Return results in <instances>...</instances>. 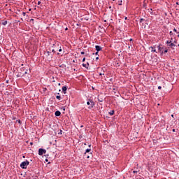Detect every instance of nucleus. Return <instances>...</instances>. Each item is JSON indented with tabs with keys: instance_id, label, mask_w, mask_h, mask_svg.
Returning <instances> with one entry per match:
<instances>
[{
	"instance_id": "f257e3e1",
	"label": "nucleus",
	"mask_w": 179,
	"mask_h": 179,
	"mask_svg": "<svg viewBox=\"0 0 179 179\" xmlns=\"http://www.w3.org/2000/svg\"><path fill=\"white\" fill-rule=\"evenodd\" d=\"M87 104L89 106V110H92V108H93V107L95 106L94 101H93L92 99H87Z\"/></svg>"
},
{
	"instance_id": "f03ea898",
	"label": "nucleus",
	"mask_w": 179,
	"mask_h": 179,
	"mask_svg": "<svg viewBox=\"0 0 179 179\" xmlns=\"http://www.w3.org/2000/svg\"><path fill=\"white\" fill-rule=\"evenodd\" d=\"M29 164H30V162H29L28 160L24 161L20 164V167L21 169H27V166H29Z\"/></svg>"
},
{
	"instance_id": "7ed1b4c3",
	"label": "nucleus",
	"mask_w": 179,
	"mask_h": 179,
	"mask_svg": "<svg viewBox=\"0 0 179 179\" xmlns=\"http://www.w3.org/2000/svg\"><path fill=\"white\" fill-rule=\"evenodd\" d=\"M46 153H47L46 150H44L43 148H39V150H38L39 156H43V155H45Z\"/></svg>"
},
{
	"instance_id": "20e7f679",
	"label": "nucleus",
	"mask_w": 179,
	"mask_h": 179,
	"mask_svg": "<svg viewBox=\"0 0 179 179\" xmlns=\"http://www.w3.org/2000/svg\"><path fill=\"white\" fill-rule=\"evenodd\" d=\"M157 48H158L159 52H161V55H163L164 50V48L163 47V45H159Z\"/></svg>"
},
{
	"instance_id": "39448f33",
	"label": "nucleus",
	"mask_w": 179,
	"mask_h": 179,
	"mask_svg": "<svg viewBox=\"0 0 179 179\" xmlns=\"http://www.w3.org/2000/svg\"><path fill=\"white\" fill-rule=\"evenodd\" d=\"M149 50H151V52H156V53H157V51H156V45L150 47Z\"/></svg>"
},
{
	"instance_id": "423d86ee",
	"label": "nucleus",
	"mask_w": 179,
	"mask_h": 179,
	"mask_svg": "<svg viewBox=\"0 0 179 179\" xmlns=\"http://www.w3.org/2000/svg\"><path fill=\"white\" fill-rule=\"evenodd\" d=\"M62 90L64 94H66V90H68V87H66V86L62 87Z\"/></svg>"
},
{
	"instance_id": "0eeeda50",
	"label": "nucleus",
	"mask_w": 179,
	"mask_h": 179,
	"mask_svg": "<svg viewBox=\"0 0 179 179\" xmlns=\"http://www.w3.org/2000/svg\"><path fill=\"white\" fill-rule=\"evenodd\" d=\"M95 50H96V51H97L99 52V51H101L102 48L100 45H96L95 46Z\"/></svg>"
},
{
	"instance_id": "6e6552de",
	"label": "nucleus",
	"mask_w": 179,
	"mask_h": 179,
	"mask_svg": "<svg viewBox=\"0 0 179 179\" xmlns=\"http://www.w3.org/2000/svg\"><path fill=\"white\" fill-rule=\"evenodd\" d=\"M45 54H47V56L50 57V58H52V57H54V55L51 54V52L50 51H46Z\"/></svg>"
},
{
	"instance_id": "1a4fd4ad",
	"label": "nucleus",
	"mask_w": 179,
	"mask_h": 179,
	"mask_svg": "<svg viewBox=\"0 0 179 179\" xmlns=\"http://www.w3.org/2000/svg\"><path fill=\"white\" fill-rule=\"evenodd\" d=\"M55 115L56 117H59L61 115V111L59 110H57L55 113Z\"/></svg>"
},
{
	"instance_id": "9d476101",
	"label": "nucleus",
	"mask_w": 179,
	"mask_h": 179,
	"mask_svg": "<svg viewBox=\"0 0 179 179\" xmlns=\"http://www.w3.org/2000/svg\"><path fill=\"white\" fill-rule=\"evenodd\" d=\"M1 24L2 26H6L8 24V21L7 20L2 21Z\"/></svg>"
},
{
	"instance_id": "9b49d317",
	"label": "nucleus",
	"mask_w": 179,
	"mask_h": 179,
	"mask_svg": "<svg viewBox=\"0 0 179 179\" xmlns=\"http://www.w3.org/2000/svg\"><path fill=\"white\" fill-rule=\"evenodd\" d=\"M169 47H171V48H173V47H176V44L174 43L171 42V44L169 45Z\"/></svg>"
},
{
	"instance_id": "f8f14e48",
	"label": "nucleus",
	"mask_w": 179,
	"mask_h": 179,
	"mask_svg": "<svg viewBox=\"0 0 179 179\" xmlns=\"http://www.w3.org/2000/svg\"><path fill=\"white\" fill-rule=\"evenodd\" d=\"M91 151H92V149L87 148V149L85 150V152L84 155H86V153H89Z\"/></svg>"
},
{
	"instance_id": "ddd939ff",
	"label": "nucleus",
	"mask_w": 179,
	"mask_h": 179,
	"mask_svg": "<svg viewBox=\"0 0 179 179\" xmlns=\"http://www.w3.org/2000/svg\"><path fill=\"white\" fill-rule=\"evenodd\" d=\"M169 35L171 36V37H173L174 36H176V34L173 33L171 31L169 32Z\"/></svg>"
},
{
	"instance_id": "4468645a",
	"label": "nucleus",
	"mask_w": 179,
	"mask_h": 179,
	"mask_svg": "<svg viewBox=\"0 0 179 179\" xmlns=\"http://www.w3.org/2000/svg\"><path fill=\"white\" fill-rule=\"evenodd\" d=\"M166 52H169V49L167 48H164V54H166Z\"/></svg>"
},
{
	"instance_id": "2eb2a0df",
	"label": "nucleus",
	"mask_w": 179,
	"mask_h": 179,
	"mask_svg": "<svg viewBox=\"0 0 179 179\" xmlns=\"http://www.w3.org/2000/svg\"><path fill=\"white\" fill-rule=\"evenodd\" d=\"M56 99H57V100H62V97H61V96H59V95H57V96H56Z\"/></svg>"
},
{
	"instance_id": "dca6fc26",
	"label": "nucleus",
	"mask_w": 179,
	"mask_h": 179,
	"mask_svg": "<svg viewBox=\"0 0 179 179\" xmlns=\"http://www.w3.org/2000/svg\"><path fill=\"white\" fill-rule=\"evenodd\" d=\"M114 110H110L109 113H108V114L110 115H114Z\"/></svg>"
},
{
	"instance_id": "f3484780",
	"label": "nucleus",
	"mask_w": 179,
	"mask_h": 179,
	"mask_svg": "<svg viewBox=\"0 0 179 179\" xmlns=\"http://www.w3.org/2000/svg\"><path fill=\"white\" fill-rule=\"evenodd\" d=\"M149 12H150V15H155V13H153V9L152 8H150Z\"/></svg>"
},
{
	"instance_id": "a211bd4d",
	"label": "nucleus",
	"mask_w": 179,
	"mask_h": 179,
	"mask_svg": "<svg viewBox=\"0 0 179 179\" xmlns=\"http://www.w3.org/2000/svg\"><path fill=\"white\" fill-rule=\"evenodd\" d=\"M98 101H99V103H103V98H98Z\"/></svg>"
},
{
	"instance_id": "6ab92c4d",
	"label": "nucleus",
	"mask_w": 179,
	"mask_h": 179,
	"mask_svg": "<svg viewBox=\"0 0 179 179\" xmlns=\"http://www.w3.org/2000/svg\"><path fill=\"white\" fill-rule=\"evenodd\" d=\"M27 73H29V70H26L24 71V73H23V76H24V75H27Z\"/></svg>"
},
{
	"instance_id": "aec40b11",
	"label": "nucleus",
	"mask_w": 179,
	"mask_h": 179,
	"mask_svg": "<svg viewBox=\"0 0 179 179\" xmlns=\"http://www.w3.org/2000/svg\"><path fill=\"white\" fill-rule=\"evenodd\" d=\"M145 19L141 18L139 22L140 23H142V22H145Z\"/></svg>"
},
{
	"instance_id": "412c9836",
	"label": "nucleus",
	"mask_w": 179,
	"mask_h": 179,
	"mask_svg": "<svg viewBox=\"0 0 179 179\" xmlns=\"http://www.w3.org/2000/svg\"><path fill=\"white\" fill-rule=\"evenodd\" d=\"M83 66L84 68H86V69H87V64H83Z\"/></svg>"
},
{
	"instance_id": "4be33fe9",
	"label": "nucleus",
	"mask_w": 179,
	"mask_h": 179,
	"mask_svg": "<svg viewBox=\"0 0 179 179\" xmlns=\"http://www.w3.org/2000/svg\"><path fill=\"white\" fill-rule=\"evenodd\" d=\"M143 6L146 9L147 4L145 2L143 3Z\"/></svg>"
},
{
	"instance_id": "5701e85b",
	"label": "nucleus",
	"mask_w": 179,
	"mask_h": 179,
	"mask_svg": "<svg viewBox=\"0 0 179 179\" xmlns=\"http://www.w3.org/2000/svg\"><path fill=\"white\" fill-rule=\"evenodd\" d=\"M166 44H171V41H166Z\"/></svg>"
},
{
	"instance_id": "b1692460",
	"label": "nucleus",
	"mask_w": 179,
	"mask_h": 179,
	"mask_svg": "<svg viewBox=\"0 0 179 179\" xmlns=\"http://www.w3.org/2000/svg\"><path fill=\"white\" fill-rule=\"evenodd\" d=\"M173 44H177V40L176 39V37H174Z\"/></svg>"
},
{
	"instance_id": "393cba45",
	"label": "nucleus",
	"mask_w": 179,
	"mask_h": 179,
	"mask_svg": "<svg viewBox=\"0 0 179 179\" xmlns=\"http://www.w3.org/2000/svg\"><path fill=\"white\" fill-rule=\"evenodd\" d=\"M170 41H171V43H173V41L174 42V38L173 36L171 37Z\"/></svg>"
},
{
	"instance_id": "a878e982",
	"label": "nucleus",
	"mask_w": 179,
	"mask_h": 179,
	"mask_svg": "<svg viewBox=\"0 0 179 179\" xmlns=\"http://www.w3.org/2000/svg\"><path fill=\"white\" fill-rule=\"evenodd\" d=\"M173 31H174V33H179L177 31V29L176 28H174Z\"/></svg>"
},
{
	"instance_id": "bb28decb",
	"label": "nucleus",
	"mask_w": 179,
	"mask_h": 179,
	"mask_svg": "<svg viewBox=\"0 0 179 179\" xmlns=\"http://www.w3.org/2000/svg\"><path fill=\"white\" fill-rule=\"evenodd\" d=\"M52 52H53L54 54H55V52H57V50H55V49L52 50Z\"/></svg>"
},
{
	"instance_id": "cd10ccee",
	"label": "nucleus",
	"mask_w": 179,
	"mask_h": 179,
	"mask_svg": "<svg viewBox=\"0 0 179 179\" xmlns=\"http://www.w3.org/2000/svg\"><path fill=\"white\" fill-rule=\"evenodd\" d=\"M93 55H99V52H96L95 53H93Z\"/></svg>"
},
{
	"instance_id": "c85d7f7f",
	"label": "nucleus",
	"mask_w": 179,
	"mask_h": 179,
	"mask_svg": "<svg viewBox=\"0 0 179 179\" xmlns=\"http://www.w3.org/2000/svg\"><path fill=\"white\" fill-rule=\"evenodd\" d=\"M59 135H62V130H59V132L58 133Z\"/></svg>"
},
{
	"instance_id": "c756f323",
	"label": "nucleus",
	"mask_w": 179,
	"mask_h": 179,
	"mask_svg": "<svg viewBox=\"0 0 179 179\" xmlns=\"http://www.w3.org/2000/svg\"><path fill=\"white\" fill-rule=\"evenodd\" d=\"M133 173H134V174H137L138 171H134Z\"/></svg>"
},
{
	"instance_id": "7c9ffc66",
	"label": "nucleus",
	"mask_w": 179,
	"mask_h": 179,
	"mask_svg": "<svg viewBox=\"0 0 179 179\" xmlns=\"http://www.w3.org/2000/svg\"><path fill=\"white\" fill-rule=\"evenodd\" d=\"M17 78H20V73L17 74Z\"/></svg>"
},
{
	"instance_id": "2f4dec72",
	"label": "nucleus",
	"mask_w": 179,
	"mask_h": 179,
	"mask_svg": "<svg viewBox=\"0 0 179 179\" xmlns=\"http://www.w3.org/2000/svg\"><path fill=\"white\" fill-rule=\"evenodd\" d=\"M62 52V49L60 48L59 49V52Z\"/></svg>"
},
{
	"instance_id": "473e14b6",
	"label": "nucleus",
	"mask_w": 179,
	"mask_h": 179,
	"mask_svg": "<svg viewBox=\"0 0 179 179\" xmlns=\"http://www.w3.org/2000/svg\"><path fill=\"white\" fill-rule=\"evenodd\" d=\"M85 61H86V57H84V58L83 59V62H85Z\"/></svg>"
},
{
	"instance_id": "72a5a7b5",
	"label": "nucleus",
	"mask_w": 179,
	"mask_h": 179,
	"mask_svg": "<svg viewBox=\"0 0 179 179\" xmlns=\"http://www.w3.org/2000/svg\"><path fill=\"white\" fill-rule=\"evenodd\" d=\"M17 122H18V124H21L20 120H17Z\"/></svg>"
},
{
	"instance_id": "f704fd0d",
	"label": "nucleus",
	"mask_w": 179,
	"mask_h": 179,
	"mask_svg": "<svg viewBox=\"0 0 179 179\" xmlns=\"http://www.w3.org/2000/svg\"><path fill=\"white\" fill-rule=\"evenodd\" d=\"M22 15H23V16H26V13L25 12H22Z\"/></svg>"
},
{
	"instance_id": "c9c22d12",
	"label": "nucleus",
	"mask_w": 179,
	"mask_h": 179,
	"mask_svg": "<svg viewBox=\"0 0 179 179\" xmlns=\"http://www.w3.org/2000/svg\"><path fill=\"white\" fill-rule=\"evenodd\" d=\"M103 75H104V73H99V76H103Z\"/></svg>"
},
{
	"instance_id": "e433bc0d",
	"label": "nucleus",
	"mask_w": 179,
	"mask_h": 179,
	"mask_svg": "<svg viewBox=\"0 0 179 179\" xmlns=\"http://www.w3.org/2000/svg\"><path fill=\"white\" fill-rule=\"evenodd\" d=\"M159 90H162V86L158 87Z\"/></svg>"
},
{
	"instance_id": "4c0bfd02",
	"label": "nucleus",
	"mask_w": 179,
	"mask_h": 179,
	"mask_svg": "<svg viewBox=\"0 0 179 179\" xmlns=\"http://www.w3.org/2000/svg\"><path fill=\"white\" fill-rule=\"evenodd\" d=\"M81 55H85V52H81Z\"/></svg>"
},
{
	"instance_id": "58836bf2",
	"label": "nucleus",
	"mask_w": 179,
	"mask_h": 179,
	"mask_svg": "<svg viewBox=\"0 0 179 179\" xmlns=\"http://www.w3.org/2000/svg\"><path fill=\"white\" fill-rule=\"evenodd\" d=\"M145 25L144 27H146V26H148V22H145Z\"/></svg>"
},
{
	"instance_id": "ea45409f",
	"label": "nucleus",
	"mask_w": 179,
	"mask_h": 179,
	"mask_svg": "<svg viewBox=\"0 0 179 179\" xmlns=\"http://www.w3.org/2000/svg\"><path fill=\"white\" fill-rule=\"evenodd\" d=\"M124 20H128V17H124Z\"/></svg>"
},
{
	"instance_id": "a19ab883",
	"label": "nucleus",
	"mask_w": 179,
	"mask_h": 179,
	"mask_svg": "<svg viewBox=\"0 0 179 179\" xmlns=\"http://www.w3.org/2000/svg\"><path fill=\"white\" fill-rule=\"evenodd\" d=\"M41 3V1H38V5H40Z\"/></svg>"
},
{
	"instance_id": "79ce46f5",
	"label": "nucleus",
	"mask_w": 179,
	"mask_h": 179,
	"mask_svg": "<svg viewBox=\"0 0 179 179\" xmlns=\"http://www.w3.org/2000/svg\"><path fill=\"white\" fill-rule=\"evenodd\" d=\"M87 159H90V156L87 155Z\"/></svg>"
},
{
	"instance_id": "37998d69",
	"label": "nucleus",
	"mask_w": 179,
	"mask_h": 179,
	"mask_svg": "<svg viewBox=\"0 0 179 179\" xmlns=\"http://www.w3.org/2000/svg\"><path fill=\"white\" fill-rule=\"evenodd\" d=\"M130 41H134V39H132V38H130V40H129Z\"/></svg>"
},
{
	"instance_id": "c03bdc74",
	"label": "nucleus",
	"mask_w": 179,
	"mask_h": 179,
	"mask_svg": "<svg viewBox=\"0 0 179 179\" xmlns=\"http://www.w3.org/2000/svg\"><path fill=\"white\" fill-rule=\"evenodd\" d=\"M47 90V88H44L43 92H45Z\"/></svg>"
},
{
	"instance_id": "a18cd8bd",
	"label": "nucleus",
	"mask_w": 179,
	"mask_h": 179,
	"mask_svg": "<svg viewBox=\"0 0 179 179\" xmlns=\"http://www.w3.org/2000/svg\"><path fill=\"white\" fill-rule=\"evenodd\" d=\"M88 146H89V148H92V145L91 144H90Z\"/></svg>"
},
{
	"instance_id": "49530a36",
	"label": "nucleus",
	"mask_w": 179,
	"mask_h": 179,
	"mask_svg": "<svg viewBox=\"0 0 179 179\" xmlns=\"http://www.w3.org/2000/svg\"><path fill=\"white\" fill-rule=\"evenodd\" d=\"M21 71H24V68L21 69Z\"/></svg>"
},
{
	"instance_id": "de8ad7c7",
	"label": "nucleus",
	"mask_w": 179,
	"mask_h": 179,
	"mask_svg": "<svg viewBox=\"0 0 179 179\" xmlns=\"http://www.w3.org/2000/svg\"><path fill=\"white\" fill-rule=\"evenodd\" d=\"M145 22H149V20H145Z\"/></svg>"
},
{
	"instance_id": "09e8293b",
	"label": "nucleus",
	"mask_w": 179,
	"mask_h": 179,
	"mask_svg": "<svg viewBox=\"0 0 179 179\" xmlns=\"http://www.w3.org/2000/svg\"><path fill=\"white\" fill-rule=\"evenodd\" d=\"M63 111H65V107L63 108Z\"/></svg>"
},
{
	"instance_id": "8fccbe9b",
	"label": "nucleus",
	"mask_w": 179,
	"mask_h": 179,
	"mask_svg": "<svg viewBox=\"0 0 179 179\" xmlns=\"http://www.w3.org/2000/svg\"><path fill=\"white\" fill-rule=\"evenodd\" d=\"M172 131H173V132H176V130L174 129Z\"/></svg>"
},
{
	"instance_id": "3c124183",
	"label": "nucleus",
	"mask_w": 179,
	"mask_h": 179,
	"mask_svg": "<svg viewBox=\"0 0 179 179\" xmlns=\"http://www.w3.org/2000/svg\"><path fill=\"white\" fill-rule=\"evenodd\" d=\"M45 162H48V159H45Z\"/></svg>"
},
{
	"instance_id": "603ef678",
	"label": "nucleus",
	"mask_w": 179,
	"mask_h": 179,
	"mask_svg": "<svg viewBox=\"0 0 179 179\" xmlns=\"http://www.w3.org/2000/svg\"><path fill=\"white\" fill-rule=\"evenodd\" d=\"M96 60L99 59V57H96Z\"/></svg>"
},
{
	"instance_id": "864d4df0",
	"label": "nucleus",
	"mask_w": 179,
	"mask_h": 179,
	"mask_svg": "<svg viewBox=\"0 0 179 179\" xmlns=\"http://www.w3.org/2000/svg\"><path fill=\"white\" fill-rule=\"evenodd\" d=\"M87 67L89 66V63H87Z\"/></svg>"
},
{
	"instance_id": "5fc2aeb1",
	"label": "nucleus",
	"mask_w": 179,
	"mask_h": 179,
	"mask_svg": "<svg viewBox=\"0 0 179 179\" xmlns=\"http://www.w3.org/2000/svg\"><path fill=\"white\" fill-rule=\"evenodd\" d=\"M6 83H9V80H6Z\"/></svg>"
},
{
	"instance_id": "6e6d98bb",
	"label": "nucleus",
	"mask_w": 179,
	"mask_h": 179,
	"mask_svg": "<svg viewBox=\"0 0 179 179\" xmlns=\"http://www.w3.org/2000/svg\"><path fill=\"white\" fill-rule=\"evenodd\" d=\"M58 86H61V83H59V84H58Z\"/></svg>"
},
{
	"instance_id": "4d7b16f0",
	"label": "nucleus",
	"mask_w": 179,
	"mask_h": 179,
	"mask_svg": "<svg viewBox=\"0 0 179 179\" xmlns=\"http://www.w3.org/2000/svg\"><path fill=\"white\" fill-rule=\"evenodd\" d=\"M153 142H154V143H156V140H154Z\"/></svg>"
},
{
	"instance_id": "13d9d810",
	"label": "nucleus",
	"mask_w": 179,
	"mask_h": 179,
	"mask_svg": "<svg viewBox=\"0 0 179 179\" xmlns=\"http://www.w3.org/2000/svg\"><path fill=\"white\" fill-rule=\"evenodd\" d=\"M30 145H33V142H31V143H30Z\"/></svg>"
},
{
	"instance_id": "bf43d9fd",
	"label": "nucleus",
	"mask_w": 179,
	"mask_h": 179,
	"mask_svg": "<svg viewBox=\"0 0 179 179\" xmlns=\"http://www.w3.org/2000/svg\"><path fill=\"white\" fill-rule=\"evenodd\" d=\"M171 117H174V115H171Z\"/></svg>"
},
{
	"instance_id": "052dcab7",
	"label": "nucleus",
	"mask_w": 179,
	"mask_h": 179,
	"mask_svg": "<svg viewBox=\"0 0 179 179\" xmlns=\"http://www.w3.org/2000/svg\"><path fill=\"white\" fill-rule=\"evenodd\" d=\"M22 157H23V159H24V157H24V156H23Z\"/></svg>"
},
{
	"instance_id": "680f3d73",
	"label": "nucleus",
	"mask_w": 179,
	"mask_h": 179,
	"mask_svg": "<svg viewBox=\"0 0 179 179\" xmlns=\"http://www.w3.org/2000/svg\"><path fill=\"white\" fill-rule=\"evenodd\" d=\"M176 3H177V5H178V2H177Z\"/></svg>"
},
{
	"instance_id": "e2e57ef3",
	"label": "nucleus",
	"mask_w": 179,
	"mask_h": 179,
	"mask_svg": "<svg viewBox=\"0 0 179 179\" xmlns=\"http://www.w3.org/2000/svg\"><path fill=\"white\" fill-rule=\"evenodd\" d=\"M66 30H68V28H66Z\"/></svg>"
},
{
	"instance_id": "0e129e2a",
	"label": "nucleus",
	"mask_w": 179,
	"mask_h": 179,
	"mask_svg": "<svg viewBox=\"0 0 179 179\" xmlns=\"http://www.w3.org/2000/svg\"><path fill=\"white\" fill-rule=\"evenodd\" d=\"M178 37H179V34L178 35Z\"/></svg>"
},
{
	"instance_id": "69168bd1",
	"label": "nucleus",
	"mask_w": 179,
	"mask_h": 179,
	"mask_svg": "<svg viewBox=\"0 0 179 179\" xmlns=\"http://www.w3.org/2000/svg\"><path fill=\"white\" fill-rule=\"evenodd\" d=\"M142 25L143 26V23L142 24Z\"/></svg>"
},
{
	"instance_id": "338daca9",
	"label": "nucleus",
	"mask_w": 179,
	"mask_h": 179,
	"mask_svg": "<svg viewBox=\"0 0 179 179\" xmlns=\"http://www.w3.org/2000/svg\"><path fill=\"white\" fill-rule=\"evenodd\" d=\"M57 94H59V93H57Z\"/></svg>"
},
{
	"instance_id": "774afa93",
	"label": "nucleus",
	"mask_w": 179,
	"mask_h": 179,
	"mask_svg": "<svg viewBox=\"0 0 179 179\" xmlns=\"http://www.w3.org/2000/svg\"><path fill=\"white\" fill-rule=\"evenodd\" d=\"M113 1H115V0H113Z\"/></svg>"
}]
</instances>
